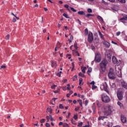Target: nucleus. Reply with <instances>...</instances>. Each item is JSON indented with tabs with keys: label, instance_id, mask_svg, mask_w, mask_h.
<instances>
[{
	"label": "nucleus",
	"instance_id": "44",
	"mask_svg": "<svg viewBox=\"0 0 127 127\" xmlns=\"http://www.w3.org/2000/svg\"><path fill=\"white\" fill-rule=\"evenodd\" d=\"M83 126V123L80 122V123L78 124L77 127H82Z\"/></svg>",
	"mask_w": 127,
	"mask_h": 127
},
{
	"label": "nucleus",
	"instance_id": "58",
	"mask_svg": "<svg viewBox=\"0 0 127 127\" xmlns=\"http://www.w3.org/2000/svg\"><path fill=\"white\" fill-rule=\"evenodd\" d=\"M70 116H71V113H68V116L66 117V118L68 119Z\"/></svg>",
	"mask_w": 127,
	"mask_h": 127
},
{
	"label": "nucleus",
	"instance_id": "60",
	"mask_svg": "<svg viewBox=\"0 0 127 127\" xmlns=\"http://www.w3.org/2000/svg\"><path fill=\"white\" fill-rule=\"evenodd\" d=\"M88 100H86L85 101V106H87L88 105Z\"/></svg>",
	"mask_w": 127,
	"mask_h": 127
},
{
	"label": "nucleus",
	"instance_id": "35",
	"mask_svg": "<svg viewBox=\"0 0 127 127\" xmlns=\"http://www.w3.org/2000/svg\"><path fill=\"white\" fill-rule=\"evenodd\" d=\"M70 8L71 9V10L73 11V12H76V11H77V10H76V9H75L74 8H73L72 7H70Z\"/></svg>",
	"mask_w": 127,
	"mask_h": 127
},
{
	"label": "nucleus",
	"instance_id": "1",
	"mask_svg": "<svg viewBox=\"0 0 127 127\" xmlns=\"http://www.w3.org/2000/svg\"><path fill=\"white\" fill-rule=\"evenodd\" d=\"M108 77L109 79H111L114 80V79H116V72H115V70L113 68H110L109 72L108 73Z\"/></svg>",
	"mask_w": 127,
	"mask_h": 127
},
{
	"label": "nucleus",
	"instance_id": "10",
	"mask_svg": "<svg viewBox=\"0 0 127 127\" xmlns=\"http://www.w3.org/2000/svg\"><path fill=\"white\" fill-rule=\"evenodd\" d=\"M51 66L52 68H56L57 67V62L52 61L51 62Z\"/></svg>",
	"mask_w": 127,
	"mask_h": 127
},
{
	"label": "nucleus",
	"instance_id": "11",
	"mask_svg": "<svg viewBox=\"0 0 127 127\" xmlns=\"http://www.w3.org/2000/svg\"><path fill=\"white\" fill-rule=\"evenodd\" d=\"M121 121L123 124H126L127 123V118L126 117H124V115L121 116Z\"/></svg>",
	"mask_w": 127,
	"mask_h": 127
},
{
	"label": "nucleus",
	"instance_id": "4",
	"mask_svg": "<svg viewBox=\"0 0 127 127\" xmlns=\"http://www.w3.org/2000/svg\"><path fill=\"white\" fill-rule=\"evenodd\" d=\"M102 101L104 102V103H109V102L111 101L110 97H109V96H108L105 94H103L102 95Z\"/></svg>",
	"mask_w": 127,
	"mask_h": 127
},
{
	"label": "nucleus",
	"instance_id": "64",
	"mask_svg": "<svg viewBox=\"0 0 127 127\" xmlns=\"http://www.w3.org/2000/svg\"><path fill=\"white\" fill-rule=\"evenodd\" d=\"M73 104H76V103H77V101H76V100H73Z\"/></svg>",
	"mask_w": 127,
	"mask_h": 127
},
{
	"label": "nucleus",
	"instance_id": "17",
	"mask_svg": "<svg viewBox=\"0 0 127 127\" xmlns=\"http://www.w3.org/2000/svg\"><path fill=\"white\" fill-rule=\"evenodd\" d=\"M47 120H48V121L47 122H49V120H51V121L52 122L53 121V118H52V116H47Z\"/></svg>",
	"mask_w": 127,
	"mask_h": 127
},
{
	"label": "nucleus",
	"instance_id": "12",
	"mask_svg": "<svg viewBox=\"0 0 127 127\" xmlns=\"http://www.w3.org/2000/svg\"><path fill=\"white\" fill-rule=\"evenodd\" d=\"M103 44L105 45V47L107 48H109L111 46V44L110 43L107 42V41H104L103 43Z\"/></svg>",
	"mask_w": 127,
	"mask_h": 127
},
{
	"label": "nucleus",
	"instance_id": "46",
	"mask_svg": "<svg viewBox=\"0 0 127 127\" xmlns=\"http://www.w3.org/2000/svg\"><path fill=\"white\" fill-rule=\"evenodd\" d=\"M87 11H88V12L92 13V9H91V8H88V9H87Z\"/></svg>",
	"mask_w": 127,
	"mask_h": 127
},
{
	"label": "nucleus",
	"instance_id": "33",
	"mask_svg": "<svg viewBox=\"0 0 127 127\" xmlns=\"http://www.w3.org/2000/svg\"><path fill=\"white\" fill-rule=\"evenodd\" d=\"M98 33L101 38H104V36H103V34H102V33L100 31H99Z\"/></svg>",
	"mask_w": 127,
	"mask_h": 127
},
{
	"label": "nucleus",
	"instance_id": "45",
	"mask_svg": "<svg viewBox=\"0 0 127 127\" xmlns=\"http://www.w3.org/2000/svg\"><path fill=\"white\" fill-rule=\"evenodd\" d=\"M119 1H120V2H122L123 3H125L126 2V0H118Z\"/></svg>",
	"mask_w": 127,
	"mask_h": 127
},
{
	"label": "nucleus",
	"instance_id": "63",
	"mask_svg": "<svg viewBox=\"0 0 127 127\" xmlns=\"http://www.w3.org/2000/svg\"><path fill=\"white\" fill-rule=\"evenodd\" d=\"M63 90L64 91H66V87H63Z\"/></svg>",
	"mask_w": 127,
	"mask_h": 127
},
{
	"label": "nucleus",
	"instance_id": "55",
	"mask_svg": "<svg viewBox=\"0 0 127 127\" xmlns=\"http://www.w3.org/2000/svg\"><path fill=\"white\" fill-rule=\"evenodd\" d=\"M46 127H50V124H49V123H46Z\"/></svg>",
	"mask_w": 127,
	"mask_h": 127
},
{
	"label": "nucleus",
	"instance_id": "41",
	"mask_svg": "<svg viewBox=\"0 0 127 127\" xmlns=\"http://www.w3.org/2000/svg\"><path fill=\"white\" fill-rule=\"evenodd\" d=\"M101 2H102V3H104V4H108V3L106 1H105V0H102L101 1Z\"/></svg>",
	"mask_w": 127,
	"mask_h": 127
},
{
	"label": "nucleus",
	"instance_id": "14",
	"mask_svg": "<svg viewBox=\"0 0 127 127\" xmlns=\"http://www.w3.org/2000/svg\"><path fill=\"white\" fill-rule=\"evenodd\" d=\"M116 74L118 77H122V70L119 69V71L116 72Z\"/></svg>",
	"mask_w": 127,
	"mask_h": 127
},
{
	"label": "nucleus",
	"instance_id": "13",
	"mask_svg": "<svg viewBox=\"0 0 127 127\" xmlns=\"http://www.w3.org/2000/svg\"><path fill=\"white\" fill-rule=\"evenodd\" d=\"M112 61L114 64H117V63H118V60L117 59V58H116V57L115 56H113L112 57Z\"/></svg>",
	"mask_w": 127,
	"mask_h": 127
},
{
	"label": "nucleus",
	"instance_id": "3",
	"mask_svg": "<svg viewBox=\"0 0 127 127\" xmlns=\"http://www.w3.org/2000/svg\"><path fill=\"white\" fill-rule=\"evenodd\" d=\"M108 64V61L105 60L101 62L100 63V68L102 71H105Z\"/></svg>",
	"mask_w": 127,
	"mask_h": 127
},
{
	"label": "nucleus",
	"instance_id": "2",
	"mask_svg": "<svg viewBox=\"0 0 127 127\" xmlns=\"http://www.w3.org/2000/svg\"><path fill=\"white\" fill-rule=\"evenodd\" d=\"M112 110H113V107L109 106L107 109H105L103 111L104 116H110L112 114Z\"/></svg>",
	"mask_w": 127,
	"mask_h": 127
},
{
	"label": "nucleus",
	"instance_id": "42",
	"mask_svg": "<svg viewBox=\"0 0 127 127\" xmlns=\"http://www.w3.org/2000/svg\"><path fill=\"white\" fill-rule=\"evenodd\" d=\"M87 72H89L90 73H91V72H92V68H91V67H89L88 68Z\"/></svg>",
	"mask_w": 127,
	"mask_h": 127
},
{
	"label": "nucleus",
	"instance_id": "47",
	"mask_svg": "<svg viewBox=\"0 0 127 127\" xmlns=\"http://www.w3.org/2000/svg\"><path fill=\"white\" fill-rule=\"evenodd\" d=\"M94 89H97V86L93 85H92V90H94Z\"/></svg>",
	"mask_w": 127,
	"mask_h": 127
},
{
	"label": "nucleus",
	"instance_id": "25",
	"mask_svg": "<svg viewBox=\"0 0 127 127\" xmlns=\"http://www.w3.org/2000/svg\"><path fill=\"white\" fill-rule=\"evenodd\" d=\"M73 47H74V48L75 49L74 50H77V49L78 48L77 43L74 44V45L73 46Z\"/></svg>",
	"mask_w": 127,
	"mask_h": 127
},
{
	"label": "nucleus",
	"instance_id": "61",
	"mask_svg": "<svg viewBox=\"0 0 127 127\" xmlns=\"http://www.w3.org/2000/svg\"><path fill=\"white\" fill-rule=\"evenodd\" d=\"M72 39H73V36L71 35L70 37L69 40H72Z\"/></svg>",
	"mask_w": 127,
	"mask_h": 127
},
{
	"label": "nucleus",
	"instance_id": "59",
	"mask_svg": "<svg viewBox=\"0 0 127 127\" xmlns=\"http://www.w3.org/2000/svg\"><path fill=\"white\" fill-rule=\"evenodd\" d=\"M12 21H13V22H16V18H13L12 19Z\"/></svg>",
	"mask_w": 127,
	"mask_h": 127
},
{
	"label": "nucleus",
	"instance_id": "16",
	"mask_svg": "<svg viewBox=\"0 0 127 127\" xmlns=\"http://www.w3.org/2000/svg\"><path fill=\"white\" fill-rule=\"evenodd\" d=\"M117 105L120 106L121 109H124V105L121 102H118Z\"/></svg>",
	"mask_w": 127,
	"mask_h": 127
},
{
	"label": "nucleus",
	"instance_id": "27",
	"mask_svg": "<svg viewBox=\"0 0 127 127\" xmlns=\"http://www.w3.org/2000/svg\"><path fill=\"white\" fill-rule=\"evenodd\" d=\"M63 15L64 16V17H65L66 18H70L69 16H68V15L66 13H64Z\"/></svg>",
	"mask_w": 127,
	"mask_h": 127
},
{
	"label": "nucleus",
	"instance_id": "26",
	"mask_svg": "<svg viewBox=\"0 0 127 127\" xmlns=\"http://www.w3.org/2000/svg\"><path fill=\"white\" fill-rule=\"evenodd\" d=\"M78 75L79 76H80V77H82V78H84V77H85V74L82 73L81 72H79Z\"/></svg>",
	"mask_w": 127,
	"mask_h": 127
},
{
	"label": "nucleus",
	"instance_id": "40",
	"mask_svg": "<svg viewBox=\"0 0 127 127\" xmlns=\"http://www.w3.org/2000/svg\"><path fill=\"white\" fill-rule=\"evenodd\" d=\"M60 92V89H58V90L54 91V93L55 94H57V93H59Z\"/></svg>",
	"mask_w": 127,
	"mask_h": 127
},
{
	"label": "nucleus",
	"instance_id": "19",
	"mask_svg": "<svg viewBox=\"0 0 127 127\" xmlns=\"http://www.w3.org/2000/svg\"><path fill=\"white\" fill-rule=\"evenodd\" d=\"M97 18H98V19H99V20H100V21H101V22H104V19H103V18H102L101 16H97Z\"/></svg>",
	"mask_w": 127,
	"mask_h": 127
},
{
	"label": "nucleus",
	"instance_id": "22",
	"mask_svg": "<svg viewBox=\"0 0 127 127\" xmlns=\"http://www.w3.org/2000/svg\"><path fill=\"white\" fill-rule=\"evenodd\" d=\"M78 13L80 15H85V12H84L83 11H80L78 12Z\"/></svg>",
	"mask_w": 127,
	"mask_h": 127
},
{
	"label": "nucleus",
	"instance_id": "51",
	"mask_svg": "<svg viewBox=\"0 0 127 127\" xmlns=\"http://www.w3.org/2000/svg\"><path fill=\"white\" fill-rule=\"evenodd\" d=\"M74 120H77L78 119V116L77 115H74L73 117Z\"/></svg>",
	"mask_w": 127,
	"mask_h": 127
},
{
	"label": "nucleus",
	"instance_id": "38",
	"mask_svg": "<svg viewBox=\"0 0 127 127\" xmlns=\"http://www.w3.org/2000/svg\"><path fill=\"white\" fill-rule=\"evenodd\" d=\"M127 20V16L121 19V20Z\"/></svg>",
	"mask_w": 127,
	"mask_h": 127
},
{
	"label": "nucleus",
	"instance_id": "8",
	"mask_svg": "<svg viewBox=\"0 0 127 127\" xmlns=\"http://www.w3.org/2000/svg\"><path fill=\"white\" fill-rule=\"evenodd\" d=\"M70 50H72L73 52L72 54L74 55V56H80V54L78 52V51H76V50L73 49V45L71 46L70 47Z\"/></svg>",
	"mask_w": 127,
	"mask_h": 127
},
{
	"label": "nucleus",
	"instance_id": "31",
	"mask_svg": "<svg viewBox=\"0 0 127 127\" xmlns=\"http://www.w3.org/2000/svg\"><path fill=\"white\" fill-rule=\"evenodd\" d=\"M47 112L51 114L52 113V109L51 108H47Z\"/></svg>",
	"mask_w": 127,
	"mask_h": 127
},
{
	"label": "nucleus",
	"instance_id": "18",
	"mask_svg": "<svg viewBox=\"0 0 127 127\" xmlns=\"http://www.w3.org/2000/svg\"><path fill=\"white\" fill-rule=\"evenodd\" d=\"M105 119H108V117L107 116H100L98 118L99 121H101V120H104Z\"/></svg>",
	"mask_w": 127,
	"mask_h": 127
},
{
	"label": "nucleus",
	"instance_id": "52",
	"mask_svg": "<svg viewBox=\"0 0 127 127\" xmlns=\"http://www.w3.org/2000/svg\"><path fill=\"white\" fill-rule=\"evenodd\" d=\"M56 85H54L52 86V89H54V90H55V88H56Z\"/></svg>",
	"mask_w": 127,
	"mask_h": 127
},
{
	"label": "nucleus",
	"instance_id": "32",
	"mask_svg": "<svg viewBox=\"0 0 127 127\" xmlns=\"http://www.w3.org/2000/svg\"><path fill=\"white\" fill-rule=\"evenodd\" d=\"M71 66H72L71 71H73L74 70V68H75V65L74 64V63H71Z\"/></svg>",
	"mask_w": 127,
	"mask_h": 127
},
{
	"label": "nucleus",
	"instance_id": "50",
	"mask_svg": "<svg viewBox=\"0 0 127 127\" xmlns=\"http://www.w3.org/2000/svg\"><path fill=\"white\" fill-rule=\"evenodd\" d=\"M40 122L41 124H43V123H44V122H45V119H42L40 120Z\"/></svg>",
	"mask_w": 127,
	"mask_h": 127
},
{
	"label": "nucleus",
	"instance_id": "53",
	"mask_svg": "<svg viewBox=\"0 0 127 127\" xmlns=\"http://www.w3.org/2000/svg\"><path fill=\"white\" fill-rule=\"evenodd\" d=\"M5 68H6V66H5V65H1L0 69L1 68L5 69Z\"/></svg>",
	"mask_w": 127,
	"mask_h": 127
},
{
	"label": "nucleus",
	"instance_id": "21",
	"mask_svg": "<svg viewBox=\"0 0 127 127\" xmlns=\"http://www.w3.org/2000/svg\"><path fill=\"white\" fill-rule=\"evenodd\" d=\"M86 69H87L86 67H81V71L83 73V74H85L86 73Z\"/></svg>",
	"mask_w": 127,
	"mask_h": 127
},
{
	"label": "nucleus",
	"instance_id": "34",
	"mask_svg": "<svg viewBox=\"0 0 127 127\" xmlns=\"http://www.w3.org/2000/svg\"><path fill=\"white\" fill-rule=\"evenodd\" d=\"M85 16L86 17H90V16H93V15L92 14H87L85 15Z\"/></svg>",
	"mask_w": 127,
	"mask_h": 127
},
{
	"label": "nucleus",
	"instance_id": "49",
	"mask_svg": "<svg viewBox=\"0 0 127 127\" xmlns=\"http://www.w3.org/2000/svg\"><path fill=\"white\" fill-rule=\"evenodd\" d=\"M97 105L98 106V107L99 108H101L102 107V105H101V104H100V103L98 102L97 104Z\"/></svg>",
	"mask_w": 127,
	"mask_h": 127
},
{
	"label": "nucleus",
	"instance_id": "5",
	"mask_svg": "<svg viewBox=\"0 0 127 127\" xmlns=\"http://www.w3.org/2000/svg\"><path fill=\"white\" fill-rule=\"evenodd\" d=\"M100 89L102 91H105L107 93H109L108 91V84H107V82H106L102 83L100 86Z\"/></svg>",
	"mask_w": 127,
	"mask_h": 127
},
{
	"label": "nucleus",
	"instance_id": "48",
	"mask_svg": "<svg viewBox=\"0 0 127 127\" xmlns=\"http://www.w3.org/2000/svg\"><path fill=\"white\" fill-rule=\"evenodd\" d=\"M59 108H60V109H64V107L63 106V105L62 104L60 105Z\"/></svg>",
	"mask_w": 127,
	"mask_h": 127
},
{
	"label": "nucleus",
	"instance_id": "57",
	"mask_svg": "<svg viewBox=\"0 0 127 127\" xmlns=\"http://www.w3.org/2000/svg\"><path fill=\"white\" fill-rule=\"evenodd\" d=\"M121 34V32H118L116 33L117 36H119Z\"/></svg>",
	"mask_w": 127,
	"mask_h": 127
},
{
	"label": "nucleus",
	"instance_id": "20",
	"mask_svg": "<svg viewBox=\"0 0 127 127\" xmlns=\"http://www.w3.org/2000/svg\"><path fill=\"white\" fill-rule=\"evenodd\" d=\"M88 34H89V30H88L87 28H86L85 29L84 35L87 36V35H88Z\"/></svg>",
	"mask_w": 127,
	"mask_h": 127
},
{
	"label": "nucleus",
	"instance_id": "28",
	"mask_svg": "<svg viewBox=\"0 0 127 127\" xmlns=\"http://www.w3.org/2000/svg\"><path fill=\"white\" fill-rule=\"evenodd\" d=\"M92 109L93 110V113L94 114H96V106H92Z\"/></svg>",
	"mask_w": 127,
	"mask_h": 127
},
{
	"label": "nucleus",
	"instance_id": "15",
	"mask_svg": "<svg viewBox=\"0 0 127 127\" xmlns=\"http://www.w3.org/2000/svg\"><path fill=\"white\" fill-rule=\"evenodd\" d=\"M122 85L123 88H125V89H127V83H126L125 81L122 82Z\"/></svg>",
	"mask_w": 127,
	"mask_h": 127
},
{
	"label": "nucleus",
	"instance_id": "7",
	"mask_svg": "<svg viewBox=\"0 0 127 127\" xmlns=\"http://www.w3.org/2000/svg\"><path fill=\"white\" fill-rule=\"evenodd\" d=\"M94 40V36L93 35V33L92 32H89L88 34V41L89 43H92Z\"/></svg>",
	"mask_w": 127,
	"mask_h": 127
},
{
	"label": "nucleus",
	"instance_id": "56",
	"mask_svg": "<svg viewBox=\"0 0 127 127\" xmlns=\"http://www.w3.org/2000/svg\"><path fill=\"white\" fill-rule=\"evenodd\" d=\"M90 85H92V86L95 85V81H93L91 82H90Z\"/></svg>",
	"mask_w": 127,
	"mask_h": 127
},
{
	"label": "nucleus",
	"instance_id": "54",
	"mask_svg": "<svg viewBox=\"0 0 127 127\" xmlns=\"http://www.w3.org/2000/svg\"><path fill=\"white\" fill-rule=\"evenodd\" d=\"M77 78H78V76H77V75H74L73 76V81H75V79H77Z\"/></svg>",
	"mask_w": 127,
	"mask_h": 127
},
{
	"label": "nucleus",
	"instance_id": "37",
	"mask_svg": "<svg viewBox=\"0 0 127 127\" xmlns=\"http://www.w3.org/2000/svg\"><path fill=\"white\" fill-rule=\"evenodd\" d=\"M64 7H65L66 8H67V10L70 11V9L68 8L69 5H68V4L64 5Z\"/></svg>",
	"mask_w": 127,
	"mask_h": 127
},
{
	"label": "nucleus",
	"instance_id": "23",
	"mask_svg": "<svg viewBox=\"0 0 127 127\" xmlns=\"http://www.w3.org/2000/svg\"><path fill=\"white\" fill-rule=\"evenodd\" d=\"M78 102L80 106V107H83V102L81 100H78Z\"/></svg>",
	"mask_w": 127,
	"mask_h": 127
},
{
	"label": "nucleus",
	"instance_id": "29",
	"mask_svg": "<svg viewBox=\"0 0 127 127\" xmlns=\"http://www.w3.org/2000/svg\"><path fill=\"white\" fill-rule=\"evenodd\" d=\"M12 15H13V16L15 17L16 19L17 20H19V17L16 16V15H15L13 13H11Z\"/></svg>",
	"mask_w": 127,
	"mask_h": 127
},
{
	"label": "nucleus",
	"instance_id": "24",
	"mask_svg": "<svg viewBox=\"0 0 127 127\" xmlns=\"http://www.w3.org/2000/svg\"><path fill=\"white\" fill-rule=\"evenodd\" d=\"M79 84L80 86L83 85V84H82V82H83V78H79Z\"/></svg>",
	"mask_w": 127,
	"mask_h": 127
},
{
	"label": "nucleus",
	"instance_id": "9",
	"mask_svg": "<svg viewBox=\"0 0 127 127\" xmlns=\"http://www.w3.org/2000/svg\"><path fill=\"white\" fill-rule=\"evenodd\" d=\"M95 60L96 62H97L98 63L101 62V55L100 54H96L95 56Z\"/></svg>",
	"mask_w": 127,
	"mask_h": 127
},
{
	"label": "nucleus",
	"instance_id": "30",
	"mask_svg": "<svg viewBox=\"0 0 127 127\" xmlns=\"http://www.w3.org/2000/svg\"><path fill=\"white\" fill-rule=\"evenodd\" d=\"M63 127H69V125H68V124H66V123H64V124H63Z\"/></svg>",
	"mask_w": 127,
	"mask_h": 127
},
{
	"label": "nucleus",
	"instance_id": "62",
	"mask_svg": "<svg viewBox=\"0 0 127 127\" xmlns=\"http://www.w3.org/2000/svg\"><path fill=\"white\" fill-rule=\"evenodd\" d=\"M67 79H64V80H63V82H64V83H66V82H67Z\"/></svg>",
	"mask_w": 127,
	"mask_h": 127
},
{
	"label": "nucleus",
	"instance_id": "39",
	"mask_svg": "<svg viewBox=\"0 0 127 127\" xmlns=\"http://www.w3.org/2000/svg\"><path fill=\"white\" fill-rule=\"evenodd\" d=\"M80 109V107L78 106L77 107L75 108L74 110L75 111V112H77V111H79Z\"/></svg>",
	"mask_w": 127,
	"mask_h": 127
},
{
	"label": "nucleus",
	"instance_id": "43",
	"mask_svg": "<svg viewBox=\"0 0 127 127\" xmlns=\"http://www.w3.org/2000/svg\"><path fill=\"white\" fill-rule=\"evenodd\" d=\"M5 39H6V40H8V39H9V34L6 36Z\"/></svg>",
	"mask_w": 127,
	"mask_h": 127
},
{
	"label": "nucleus",
	"instance_id": "36",
	"mask_svg": "<svg viewBox=\"0 0 127 127\" xmlns=\"http://www.w3.org/2000/svg\"><path fill=\"white\" fill-rule=\"evenodd\" d=\"M67 86V87H66L67 90H71V87H70V84H68Z\"/></svg>",
	"mask_w": 127,
	"mask_h": 127
},
{
	"label": "nucleus",
	"instance_id": "6",
	"mask_svg": "<svg viewBox=\"0 0 127 127\" xmlns=\"http://www.w3.org/2000/svg\"><path fill=\"white\" fill-rule=\"evenodd\" d=\"M117 97L120 101H122L124 99V96H123V91L121 89H118L117 91Z\"/></svg>",
	"mask_w": 127,
	"mask_h": 127
}]
</instances>
